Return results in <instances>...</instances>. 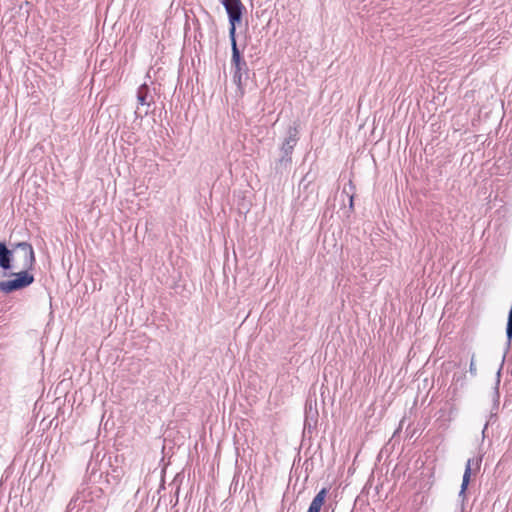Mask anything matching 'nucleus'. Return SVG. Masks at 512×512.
Masks as SVG:
<instances>
[{"label":"nucleus","mask_w":512,"mask_h":512,"mask_svg":"<svg viewBox=\"0 0 512 512\" xmlns=\"http://www.w3.org/2000/svg\"><path fill=\"white\" fill-rule=\"evenodd\" d=\"M497 375H498V377L500 376V370L498 371ZM499 383H500V380L498 379L497 383H496V387H495L494 393H493L494 403L497 404V405L499 403V391H498Z\"/></svg>","instance_id":"10"},{"label":"nucleus","mask_w":512,"mask_h":512,"mask_svg":"<svg viewBox=\"0 0 512 512\" xmlns=\"http://www.w3.org/2000/svg\"><path fill=\"white\" fill-rule=\"evenodd\" d=\"M231 68L233 72V82L237 88L243 93V80L248 78V65L245 59L242 57L239 49L232 51L231 56Z\"/></svg>","instance_id":"5"},{"label":"nucleus","mask_w":512,"mask_h":512,"mask_svg":"<svg viewBox=\"0 0 512 512\" xmlns=\"http://www.w3.org/2000/svg\"><path fill=\"white\" fill-rule=\"evenodd\" d=\"M221 3L225 7V10L228 14L230 23L229 38L231 41V50L235 51V49H239L236 41V25L241 22L242 13L245 7L241 0H221Z\"/></svg>","instance_id":"2"},{"label":"nucleus","mask_w":512,"mask_h":512,"mask_svg":"<svg viewBox=\"0 0 512 512\" xmlns=\"http://www.w3.org/2000/svg\"><path fill=\"white\" fill-rule=\"evenodd\" d=\"M11 279L0 281V292L7 295L30 286L35 278L30 270L21 269L10 273Z\"/></svg>","instance_id":"3"},{"label":"nucleus","mask_w":512,"mask_h":512,"mask_svg":"<svg viewBox=\"0 0 512 512\" xmlns=\"http://www.w3.org/2000/svg\"><path fill=\"white\" fill-rule=\"evenodd\" d=\"M137 102L140 106H147L148 108L154 104V95L152 89L146 83L139 86L137 90Z\"/></svg>","instance_id":"8"},{"label":"nucleus","mask_w":512,"mask_h":512,"mask_svg":"<svg viewBox=\"0 0 512 512\" xmlns=\"http://www.w3.org/2000/svg\"><path fill=\"white\" fill-rule=\"evenodd\" d=\"M349 206L351 209L353 208V196L349 197Z\"/></svg>","instance_id":"13"},{"label":"nucleus","mask_w":512,"mask_h":512,"mask_svg":"<svg viewBox=\"0 0 512 512\" xmlns=\"http://www.w3.org/2000/svg\"><path fill=\"white\" fill-rule=\"evenodd\" d=\"M470 372L473 373V374L476 373V368H475V365H474L473 361L470 364Z\"/></svg>","instance_id":"12"},{"label":"nucleus","mask_w":512,"mask_h":512,"mask_svg":"<svg viewBox=\"0 0 512 512\" xmlns=\"http://www.w3.org/2000/svg\"><path fill=\"white\" fill-rule=\"evenodd\" d=\"M308 176H309V174L307 173V174L302 178V180L300 181L299 186L303 185V186H304V188H306V187H307V185L312 181V179H309V178H308Z\"/></svg>","instance_id":"11"},{"label":"nucleus","mask_w":512,"mask_h":512,"mask_svg":"<svg viewBox=\"0 0 512 512\" xmlns=\"http://www.w3.org/2000/svg\"><path fill=\"white\" fill-rule=\"evenodd\" d=\"M0 268L4 271H10L18 268L17 262L14 264V250L8 248L4 242H0Z\"/></svg>","instance_id":"6"},{"label":"nucleus","mask_w":512,"mask_h":512,"mask_svg":"<svg viewBox=\"0 0 512 512\" xmlns=\"http://www.w3.org/2000/svg\"><path fill=\"white\" fill-rule=\"evenodd\" d=\"M299 140V130L296 125L289 126L286 137L280 147V156L275 163L276 173L287 171L292 163V153Z\"/></svg>","instance_id":"1"},{"label":"nucleus","mask_w":512,"mask_h":512,"mask_svg":"<svg viewBox=\"0 0 512 512\" xmlns=\"http://www.w3.org/2000/svg\"><path fill=\"white\" fill-rule=\"evenodd\" d=\"M10 245L14 250V262H16V257L19 255L20 263L17 264L18 268L32 270L36 263L35 253L32 245L25 241L11 243Z\"/></svg>","instance_id":"4"},{"label":"nucleus","mask_w":512,"mask_h":512,"mask_svg":"<svg viewBox=\"0 0 512 512\" xmlns=\"http://www.w3.org/2000/svg\"><path fill=\"white\" fill-rule=\"evenodd\" d=\"M481 461H482L481 458H477V459L471 458V459L467 460V463L465 466V471L463 474L461 489H460V493H459L460 496L465 494V491L469 485L472 468L475 467V469L479 470Z\"/></svg>","instance_id":"7"},{"label":"nucleus","mask_w":512,"mask_h":512,"mask_svg":"<svg viewBox=\"0 0 512 512\" xmlns=\"http://www.w3.org/2000/svg\"><path fill=\"white\" fill-rule=\"evenodd\" d=\"M327 495V490L325 488H322L316 496L313 498L312 502L310 503V506L308 508V512H320L325 498Z\"/></svg>","instance_id":"9"}]
</instances>
